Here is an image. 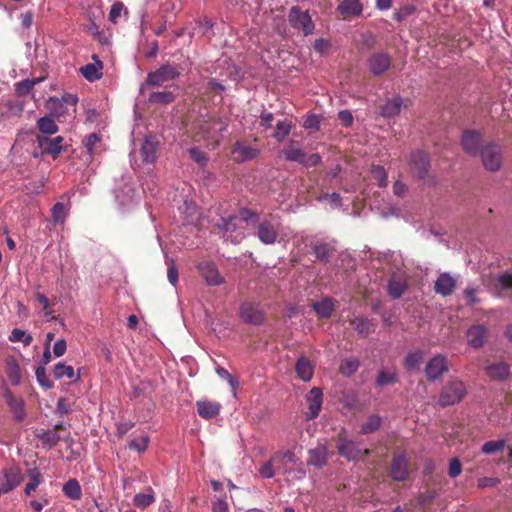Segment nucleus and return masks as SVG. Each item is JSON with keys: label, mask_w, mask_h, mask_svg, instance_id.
<instances>
[{"label": "nucleus", "mask_w": 512, "mask_h": 512, "mask_svg": "<svg viewBox=\"0 0 512 512\" xmlns=\"http://www.w3.org/2000/svg\"><path fill=\"white\" fill-rule=\"evenodd\" d=\"M283 232V225L279 216L268 214L258 220L255 235L265 245L276 243Z\"/></svg>", "instance_id": "f257e3e1"}, {"label": "nucleus", "mask_w": 512, "mask_h": 512, "mask_svg": "<svg viewBox=\"0 0 512 512\" xmlns=\"http://www.w3.org/2000/svg\"><path fill=\"white\" fill-rule=\"evenodd\" d=\"M115 200L122 210H128L139 202V194L130 176H122L116 181L114 188Z\"/></svg>", "instance_id": "f03ea898"}, {"label": "nucleus", "mask_w": 512, "mask_h": 512, "mask_svg": "<svg viewBox=\"0 0 512 512\" xmlns=\"http://www.w3.org/2000/svg\"><path fill=\"white\" fill-rule=\"evenodd\" d=\"M482 164L486 170L491 172L498 171L503 162V153L501 146L496 142H488L482 148L479 154Z\"/></svg>", "instance_id": "7ed1b4c3"}, {"label": "nucleus", "mask_w": 512, "mask_h": 512, "mask_svg": "<svg viewBox=\"0 0 512 512\" xmlns=\"http://www.w3.org/2000/svg\"><path fill=\"white\" fill-rule=\"evenodd\" d=\"M466 395V388L462 381L454 379L449 381L441 390L439 405L442 407L459 403Z\"/></svg>", "instance_id": "20e7f679"}, {"label": "nucleus", "mask_w": 512, "mask_h": 512, "mask_svg": "<svg viewBox=\"0 0 512 512\" xmlns=\"http://www.w3.org/2000/svg\"><path fill=\"white\" fill-rule=\"evenodd\" d=\"M338 454L348 461H358L370 455L369 449H363L360 443L340 436L337 440Z\"/></svg>", "instance_id": "39448f33"}, {"label": "nucleus", "mask_w": 512, "mask_h": 512, "mask_svg": "<svg viewBox=\"0 0 512 512\" xmlns=\"http://www.w3.org/2000/svg\"><path fill=\"white\" fill-rule=\"evenodd\" d=\"M291 26L295 29L302 30L305 36L313 33L315 25L311 16L307 11H301L299 7L293 6L288 15Z\"/></svg>", "instance_id": "423d86ee"}, {"label": "nucleus", "mask_w": 512, "mask_h": 512, "mask_svg": "<svg viewBox=\"0 0 512 512\" xmlns=\"http://www.w3.org/2000/svg\"><path fill=\"white\" fill-rule=\"evenodd\" d=\"M11 151L14 153H27L33 158H40L43 154H46V152L38 146L37 137L34 138L33 134L18 136Z\"/></svg>", "instance_id": "0eeeda50"}, {"label": "nucleus", "mask_w": 512, "mask_h": 512, "mask_svg": "<svg viewBox=\"0 0 512 512\" xmlns=\"http://www.w3.org/2000/svg\"><path fill=\"white\" fill-rule=\"evenodd\" d=\"M23 479L24 476L19 467H7L0 472V488L4 493H9L17 488Z\"/></svg>", "instance_id": "6e6552de"}, {"label": "nucleus", "mask_w": 512, "mask_h": 512, "mask_svg": "<svg viewBox=\"0 0 512 512\" xmlns=\"http://www.w3.org/2000/svg\"><path fill=\"white\" fill-rule=\"evenodd\" d=\"M180 76L178 69L170 64H165L157 70L148 73L147 84L149 86H161L164 83L174 80Z\"/></svg>", "instance_id": "1a4fd4ad"}, {"label": "nucleus", "mask_w": 512, "mask_h": 512, "mask_svg": "<svg viewBox=\"0 0 512 512\" xmlns=\"http://www.w3.org/2000/svg\"><path fill=\"white\" fill-rule=\"evenodd\" d=\"M430 160L428 155L422 150L412 152L409 157L410 172L420 179H425L428 175Z\"/></svg>", "instance_id": "9d476101"}, {"label": "nucleus", "mask_w": 512, "mask_h": 512, "mask_svg": "<svg viewBox=\"0 0 512 512\" xmlns=\"http://www.w3.org/2000/svg\"><path fill=\"white\" fill-rule=\"evenodd\" d=\"M461 145L470 156H479L483 144V135L479 131L467 130L463 132Z\"/></svg>", "instance_id": "9b49d317"}, {"label": "nucleus", "mask_w": 512, "mask_h": 512, "mask_svg": "<svg viewBox=\"0 0 512 512\" xmlns=\"http://www.w3.org/2000/svg\"><path fill=\"white\" fill-rule=\"evenodd\" d=\"M231 153L235 162L243 163L255 159L259 154V149L244 141H236Z\"/></svg>", "instance_id": "f8f14e48"}, {"label": "nucleus", "mask_w": 512, "mask_h": 512, "mask_svg": "<svg viewBox=\"0 0 512 512\" xmlns=\"http://www.w3.org/2000/svg\"><path fill=\"white\" fill-rule=\"evenodd\" d=\"M448 370L447 358L444 355L438 354L430 359L425 367V375L431 380L439 379Z\"/></svg>", "instance_id": "ddd939ff"}, {"label": "nucleus", "mask_w": 512, "mask_h": 512, "mask_svg": "<svg viewBox=\"0 0 512 512\" xmlns=\"http://www.w3.org/2000/svg\"><path fill=\"white\" fill-rule=\"evenodd\" d=\"M197 268L208 285L219 286L225 282L224 277L220 275L215 263L204 261L199 263Z\"/></svg>", "instance_id": "4468645a"}, {"label": "nucleus", "mask_w": 512, "mask_h": 512, "mask_svg": "<svg viewBox=\"0 0 512 512\" xmlns=\"http://www.w3.org/2000/svg\"><path fill=\"white\" fill-rule=\"evenodd\" d=\"M237 221L238 217L229 216L228 218H221L217 223V227L224 232L225 240L230 241L233 244L240 243L244 238V234L242 232L232 235L233 232H236Z\"/></svg>", "instance_id": "2eb2a0df"}, {"label": "nucleus", "mask_w": 512, "mask_h": 512, "mask_svg": "<svg viewBox=\"0 0 512 512\" xmlns=\"http://www.w3.org/2000/svg\"><path fill=\"white\" fill-rule=\"evenodd\" d=\"M329 458L327 445L323 442H318L316 447L309 449L307 464L316 468L324 467Z\"/></svg>", "instance_id": "dca6fc26"}, {"label": "nucleus", "mask_w": 512, "mask_h": 512, "mask_svg": "<svg viewBox=\"0 0 512 512\" xmlns=\"http://www.w3.org/2000/svg\"><path fill=\"white\" fill-rule=\"evenodd\" d=\"M306 401L308 404V412H307V419H314L316 418L322 408L323 403V393L322 390L318 387H313L307 394H306Z\"/></svg>", "instance_id": "f3484780"}, {"label": "nucleus", "mask_w": 512, "mask_h": 512, "mask_svg": "<svg viewBox=\"0 0 512 512\" xmlns=\"http://www.w3.org/2000/svg\"><path fill=\"white\" fill-rule=\"evenodd\" d=\"M64 138L62 136H56L55 138H49L47 136L37 135L38 146L43 149L46 154H49L56 158L64 150L63 147Z\"/></svg>", "instance_id": "a211bd4d"}, {"label": "nucleus", "mask_w": 512, "mask_h": 512, "mask_svg": "<svg viewBox=\"0 0 512 512\" xmlns=\"http://www.w3.org/2000/svg\"><path fill=\"white\" fill-rule=\"evenodd\" d=\"M390 65V56L383 52L372 54L368 59L369 71L375 76L383 74L390 68Z\"/></svg>", "instance_id": "6ab92c4d"}, {"label": "nucleus", "mask_w": 512, "mask_h": 512, "mask_svg": "<svg viewBox=\"0 0 512 512\" xmlns=\"http://www.w3.org/2000/svg\"><path fill=\"white\" fill-rule=\"evenodd\" d=\"M240 317L244 322L252 325H260L264 321L263 312L252 303H243L240 306Z\"/></svg>", "instance_id": "aec40b11"}, {"label": "nucleus", "mask_w": 512, "mask_h": 512, "mask_svg": "<svg viewBox=\"0 0 512 512\" xmlns=\"http://www.w3.org/2000/svg\"><path fill=\"white\" fill-rule=\"evenodd\" d=\"M93 63H88L80 68L81 75L89 82H95L102 78L103 63L96 55H93Z\"/></svg>", "instance_id": "412c9836"}, {"label": "nucleus", "mask_w": 512, "mask_h": 512, "mask_svg": "<svg viewBox=\"0 0 512 512\" xmlns=\"http://www.w3.org/2000/svg\"><path fill=\"white\" fill-rule=\"evenodd\" d=\"M456 287V279L449 273H442L435 281L434 290L442 296L451 295Z\"/></svg>", "instance_id": "4be33fe9"}, {"label": "nucleus", "mask_w": 512, "mask_h": 512, "mask_svg": "<svg viewBox=\"0 0 512 512\" xmlns=\"http://www.w3.org/2000/svg\"><path fill=\"white\" fill-rule=\"evenodd\" d=\"M158 142L154 136L145 137L141 146V156L145 163L152 164L157 158Z\"/></svg>", "instance_id": "5701e85b"}, {"label": "nucleus", "mask_w": 512, "mask_h": 512, "mask_svg": "<svg viewBox=\"0 0 512 512\" xmlns=\"http://www.w3.org/2000/svg\"><path fill=\"white\" fill-rule=\"evenodd\" d=\"M390 474L395 481H403L408 475V462L404 455L394 457Z\"/></svg>", "instance_id": "b1692460"}, {"label": "nucleus", "mask_w": 512, "mask_h": 512, "mask_svg": "<svg viewBox=\"0 0 512 512\" xmlns=\"http://www.w3.org/2000/svg\"><path fill=\"white\" fill-rule=\"evenodd\" d=\"M407 288L406 278L404 275L394 273L388 283V293L394 298H400Z\"/></svg>", "instance_id": "393cba45"}, {"label": "nucleus", "mask_w": 512, "mask_h": 512, "mask_svg": "<svg viewBox=\"0 0 512 512\" xmlns=\"http://www.w3.org/2000/svg\"><path fill=\"white\" fill-rule=\"evenodd\" d=\"M4 397L15 420L22 421L26 417L24 401L15 398L9 390L5 392Z\"/></svg>", "instance_id": "a878e982"}, {"label": "nucleus", "mask_w": 512, "mask_h": 512, "mask_svg": "<svg viewBox=\"0 0 512 512\" xmlns=\"http://www.w3.org/2000/svg\"><path fill=\"white\" fill-rule=\"evenodd\" d=\"M351 325L361 337H366L373 333L375 330V324L373 320L363 316L354 317L351 320Z\"/></svg>", "instance_id": "bb28decb"}, {"label": "nucleus", "mask_w": 512, "mask_h": 512, "mask_svg": "<svg viewBox=\"0 0 512 512\" xmlns=\"http://www.w3.org/2000/svg\"><path fill=\"white\" fill-rule=\"evenodd\" d=\"M295 371L298 377L304 381L309 382L314 374V368L310 360L305 356H300L295 364Z\"/></svg>", "instance_id": "cd10ccee"}, {"label": "nucleus", "mask_w": 512, "mask_h": 512, "mask_svg": "<svg viewBox=\"0 0 512 512\" xmlns=\"http://www.w3.org/2000/svg\"><path fill=\"white\" fill-rule=\"evenodd\" d=\"M486 337V328L483 325H474L467 331L468 345L473 348H480Z\"/></svg>", "instance_id": "c85d7f7f"}, {"label": "nucleus", "mask_w": 512, "mask_h": 512, "mask_svg": "<svg viewBox=\"0 0 512 512\" xmlns=\"http://www.w3.org/2000/svg\"><path fill=\"white\" fill-rule=\"evenodd\" d=\"M337 9L344 16L357 17L362 14L363 6L359 0H343Z\"/></svg>", "instance_id": "c756f323"}, {"label": "nucleus", "mask_w": 512, "mask_h": 512, "mask_svg": "<svg viewBox=\"0 0 512 512\" xmlns=\"http://www.w3.org/2000/svg\"><path fill=\"white\" fill-rule=\"evenodd\" d=\"M486 372L494 380H504L510 374V367L505 362L492 363L486 366Z\"/></svg>", "instance_id": "7c9ffc66"}, {"label": "nucleus", "mask_w": 512, "mask_h": 512, "mask_svg": "<svg viewBox=\"0 0 512 512\" xmlns=\"http://www.w3.org/2000/svg\"><path fill=\"white\" fill-rule=\"evenodd\" d=\"M277 471L285 472L274 455L268 461L264 462L258 469L260 476L264 479L273 478Z\"/></svg>", "instance_id": "2f4dec72"}, {"label": "nucleus", "mask_w": 512, "mask_h": 512, "mask_svg": "<svg viewBox=\"0 0 512 512\" xmlns=\"http://www.w3.org/2000/svg\"><path fill=\"white\" fill-rule=\"evenodd\" d=\"M311 307L319 317L329 318L335 309V303L332 298L325 297L320 301L314 302Z\"/></svg>", "instance_id": "473e14b6"}, {"label": "nucleus", "mask_w": 512, "mask_h": 512, "mask_svg": "<svg viewBox=\"0 0 512 512\" xmlns=\"http://www.w3.org/2000/svg\"><path fill=\"white\" fill-rule=\"evenodd\" d=\"M403 105V99L399 96L388 99L382 106L381 115L389 118L398 115Z\"/></svg>", "instance_id": "72a5a7b5"}, {"label": "nucleus", "mask_w": 512, "mask_h": 512, "mask_svg": "<svg viewBox=\"0 0 512 512\" xmlns=\"http://www.w3.org/2000/svg\"><path fill=\"white\" fill-rule=\"evenodd\" d=\"M198 414L206 419H210L218 415L220 405L216 402L198 401L197 402Z\"/></svg>", "instance_id": "f704fd0d"}, {"label": "nucleus", "mask_w": 512, "mask_h": 512, "mask_svg": "<svg viewBox=\"0 0 512 512\" xmlns=\"http://www.w3.org/2000/svg\"><path fill=\"white\" fill-rule=\"evenodd\" d=\"M6 374L9 381L17 386L22 381L21 369L15 358H9L6 362Z\"/></svg>", "instance_id": "c9c22d12"}, {"label": "nucleus", "mask_w": 512, "mask_h": 512, "mask_svg": "<svg viewBox=\"0 0 512 512\" xmlns=\"http://www.w3.org/2000/svg\"><path fill=\"white\" fill-rule=\"evenodd\" d=\"M495 281V288L497 289L499 295L512 292V273H501L497 275Z\"/></svg>", "instance_id": "e433bc0d"}, {"label": "nucleus", "mask_w": 512, "mask_h": 512, "mask_svg": "<svg viewBox=\"0 0 512 512\" xmlns=\"http://www.w3.org/2000/svg\"><path fill=\"white\" fill-rule=\"evenodd\" d=\"M53 374L56 379L68 378L73 381L80 379V375L75 373L74 368L70 365H66L63 362L55 365Z\"/></svg>", "instance_id": "4c0bfd02"}, {"label": "nucleus", "mask_w": 512, "mask_h": 512, "mask_svg": "<svg viewBox=\"0 0 512 512\" xmlns=\"http://www.w3.org/2000/svg\"><path fill=\"white\" fill-rule=\"evenodd\" d=\"M44 77H37L33 79H24L20 82L15 83V92L18 96L28 95L33 87L42 82Z\"/></svg>", "instance_id": "58836bf2"}, {"label": "nucleus", "mask_w": 512, "mask_h": 512, "mask_svg": "<svg viewBox=\"0 0 512 512\" xmlns=\"http://www.w3.org/2000/svg\"><path fill=\"white\" fill-rule=\"evenodd\" d=\"M284 157L287 161L297 162L302 164L305 152L296 145L295 142H291L290 145L283 151Z\"/></svg>", "instance_id": "ea45409f"}, {"label": "nucleus", "mask_w": 512, "mask_h": 512, "mask_svg": "<svg viewBox=\"0 0 512 512\" xmlns=\"http://www.w3.org/2000/svg\"><path fill=\"white\" fill-rule=\"evenodd\" d=\"M63 493L71 500H79L82 497V490L76 479H69L63 485Z\"/></svg>", "instance_id": "a19ab883"}, {"label": "nucleus", "mask_w": 512, "mask_h": 512, "mask_svg": "<svg viewBox=\"0 0 512 512\" xmlns=\"http://www.w3.org/2000/svg\"><path fill=\"white\" fill-rule=\"evenodd\" d=\"M360 367V361L356 357H348L342 360L339 371L345 377L352 376Z\"/></svg>", "instance_id": "79ce46f5"}, {"label": "nucleus", "mask_w": 512, "mask_h": 512, "mask_svg": "<svg viewBox=\"0 0 512 512\" xmlns=\"http://www.w3.org/2000/svg\"><path fill=\"white\" fill-rule=\"evenodd\" d=\"M36 437L41 441L42 446L48 449L55 447L60 440V436L55 430L43 431L37 434Z\"/></svg>", "instance_id": "37998d69"}, {"label": "nucleus", "mask_w": 512, "mask_h": 512, "mask_svg": "<svg viewBox=\"0 0 512 512\" xmlns=\"http://www.w3.org/2000/svg\"><path fill=\"white\" fill-rule=\"evenodd\" d=\"M312 249L317 260L322 262H327L333 252V247L326 242H316Z\"/></svg>", "instance_id": "c03bdc74"}, {"label": "nucleus", "mask_w": 512, "mask_h": 512, "mask_svg": "<svg viewBox=\"0 0 512 512\" xmlns=\"http://www.w3.org/2000/svg\"><path fill=\"white\" fill-rule=\"evenodd\" d=\"M37 125L40 132L45 135H53L58 132V126L56 122L49 115L39 118Z\"/></svg>", "instance_id": "a18cd8bd"}, {"label": "nucleus", "mask_w": 512, "mask_h": 512, "mask_svg": "<svg viewBox=\"0 0 512 512\" xmlns=\"http://www.w3.org/2000/svg\"><path fill=\"white\" fill-rule=\"evenodd\" d=\"M28 477L29 481L25 486V493L30 495L41 484L42 475L37 468H33L28 470Z\"/></svg>", "instance_id": "49530a36"}, {"label": "nucleus", "mask_w": 512, "mask_h": 512, "mask_svg": "<svg viewBox=\"0 0 512 512\" xmlns=\"http://www.w3.org/2000/svg\"><path fill=\"white\" fill-rule=\"evenodd\" d=\"M423 356L424 354L420 350L409 352L404 361L405 368L411 371L418 369L423 360Z\"/></svg>", "instance_id": "de8ad7c7"}, {"label": "nucleus", "mask_w": 512, "mask_h": 512, "mask_svg": "<svg viewBox=\"0 0 512 512\" xmlns=\"http://www.w3.org/2000/svg\"><path fill=\"white\" fill-rule=\"evenodd\" d=\"M382 418L379 415H370L365 423L362 424L360 433L371 434L378 430L381 426Z\"/></svg>", "instance_id": "09e8293b"}, {"label": "nucleus", "mask_w": 512, "mask_h": 512, "mask_svg": "<svg viewBox=\"0 0 512 512\" xmlns=\"http://www.w3.org/2000/svg\"><path fill=\"white\" fill-rule=\"evenodd\" d=\"M317 201L320 203L327 202L331 209L340 208L342 206V197L339 193H322L317 196Z\"/></svg>", "instance_id": "8fccbe9b"}, {"label": "nucleus", "mask_w": 512, "mask_h": 512, "mask_svg": "<svg viewBox=\"0 0 512 512\" xmlns=\"http://www.w3.org/2000/svg\"><path fill=\"white\" fill-rule=\"evenodd\" d=\"M155 501L154 493L149 489L148 493H139L134 496V505L138 508L144 509Z\"/></svg>", "instance_id": "3c124183"}, {"label": "nucleus", "mask_w": 512, "mask_h": 512, "mask_svg": "<svg viewBox=\"0 0 512 512\" xmlns=\"http://www.w3.org/2000/svg\"><path fill=\"white\" fill-rule=\"evenodd\" d=\"M8 339L11 342H22L25 346L30 345L33 341V338L30 334H27L24 330L18 328H15L11 331Z\"/></svg>", "instance_id": "603ef678"}, {"label": "nucleus", "mask_w": 512, "mask_h": 512, "mask_svg": "<svg viewBox=\"0 0 512 512\" xmlns=\"http://www.w3.org/2000/svg\"><path fill=\"white\" fill-rule=\"evenodd\" d=\"M505 445L506 441L504 439H500L497 441H487L483 444L481 450L486 455H492L502 451Z\"/></svg>", "instance_id": "864d4df0"}, {"label": "nucleus", "mask_w": 512, "mask_h": 512, "mask_svg": "<svg viewBox=\"0 0 512 512\" xmlns=\"http://www.w3.org/2000/svg\"><path fill=\"white\" fill-rule=\"evenodd\" d=\"M174 97L175 95L171 91H159L151 93L149 96V101L151 103L166 104L172 102Z\"/></svg>", "instance_id": "5fc2aeb1"}, {"label": "nucleus", "mask_w": 512, "mask_h": 512, "mask_svg": "<svg viewBox=\"0 0 512 512\" xmlns=\"http://www.w3.org/2000/svg\"><path fill=\"white\" fill-rule=\"evenodd\" d=\"M51 213L53 222L55 224L64 223L67 216V211L65 205L62 202H57L56 204H54V206L51 209Z\"/></svg>", "instance_id": "6e6d98bb"}, {"label": "nucleus", "mask_w": 512, "mask_h": 512, "mask_svg": "<svg viewBox=\"0 0 512 512\" xmlns=\"http://www.w3.org/2000/svg\"><path fill=\"white\" fill-rule=\"evenodd\" d=\"M371 175L380 187H385L387 185L388 177L384 167L380 165H373L371 168Z\"/></svg>", "instance_id": "4d7b16f0"}, {"label": "nucleus", "mask_w": 512, "mask_h": 512, "mask_svg": "<svg viewBox=\"0 0 512 512\" xmlns=\"http://www.w3.org/2000/svg\"><path fill=\"white\" fill-rule=\"evenodd\" d=\"M290 131H291V123L290 122H288L287 120L279 121L276 124V130H275V133L273 136L277 141H282L287 135H289Z\"/></svg>", "instance_id": "13d9d810"}, {"label": "nucleus", "mask_w": 512, "mask_h": 512, "mask_svg": "<svg viewBox=\"0 0 512 512\" xmlns=\"http://www.w3.org/2000/svg\"><path fill=\"white\" fill-rule=\"evenodd\" d=\"M100 136L96 133H92L84 140L85 149L90 158L95 154L96 145L100 142Z\"/></svg>", "instance_id": "bf43d9fd"}, {"label": "nucleus", "mask_w": 512, "mask_h": 512, "mask_svg": "<svg viewBox=\"0 0 512 512\" xmlns=\"http://www.w3.org/2000/svg\"><path fill=\"white\" fill-rule=\"evenodd\" d=\"M188 153L193 161H195L199 166L205 167L208 163V157L205 152L198 148H190Z\"/></svg>", "instance_id": "052dcab7"}, {"label": "nucleus", "mask_w": 512, "mask_h": 512, "mask_svg": "<svg viewBox=\"0 0 512 512\" xmlns=\"http://www.w3.org/2000/svg\"><path fill=\"white\" fill-rule=\"evenodd\" d=\"M396 381H397V375L395 372H386L384 370H381L378 373L376 383L378 386H385V385L393 384Z\"/></svg>", "instance_id": "680f3d73"}, {"label": "nucleus", "mask_w": 512, "mask_h": 512, "mask_svg": "<svg viewBox=\"0 0 512 512\" xmlns=\"http://www.w3.org/2000/svg\"><path fill=\"white\" fill-rule=\"evenodd\" d=\"M479 289L474 286H468L464 290V297L469 306H474L480 303V299L478 298Z\"/></svg>", "instance_id": "e2e57ef3"}, {"label": "nucleus", "mask_w": 512, "mask_h": 512, "mask_svg": "<svg viewBox=\"0 0 512 512\" xmlns=\"http://www.w3.org/2000/svg\"><path fill=\"white\" fill-rule=\"evenodd\" d=\"M216 373L221 379L227 381V383L230 385V387L233 389V391L236 389V387L239 384L236 377L231 375L226 369H224L222 367H217Z\"/></svg>", "instance_id": "0e129e2a"}, {"label": "nucleus", "mask_w": 512, "mask_h": 512, "mask_svg": "<svg viewBox=\"0 0 512 512\" xmlns=\"http://www.w3.org/2000/svg\"><path fill=\"white\" fill-rule=\"evenodd\" d=\"M415 12V7L412 5H405L401 7L399 10L395 11L393 18L397 22H402L407 19L410 15Z\"/></svg>", "instance_id": "69168bd1"}, {"label": "nucleus", "mask_w": 512, "mask_h": 512, "mask_svg": "<svg viewBox=\"0 0 512 512\" xmlns=\"http://www.w3.org/2000/svg\"><path fill=\"white\" fill-rule=\"evenodd\" d=\"M35 375H36V379L38 381V383L44 387V388H52L53 387V383L48 379V376L46 374V370L44 367L40 366V367H37L36 371H35Z\"/></svg>", "instance_id": "338daca9"}, {"label": "nucleus", "mask_w": 512, "mask_h": 512, "mask_svg": "<svg viewBox=\"0 0 512 512\" xmlns=\"http://www.w3.org/2000/svg\"><path fill=\"white\" fill-rule=\"evenodd\" d=\"M148 442H149V437L147 435H144L139 439L132 440L129 444V447L138 452H142V451L146 450Z\"/></svg>", "instance_id": "774afa93"}]
</instances>
